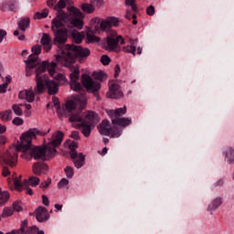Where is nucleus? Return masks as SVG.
<instances>
[{
    "instance_id": "8fccbe9b",
    "label": "nucleus",
    "mask_w": 234,
    "mask_h": 234,
    "mask_svg": "<svg viewBox=\"0 0 234 234\" xmlns=\"http://www.w3.org/2000/svg\"><path fill=\"white\" fill-rule=\"evenodd\" d=\"M42 204L44 206H49L48 197L45 195L42 196Z\"/></svg>"
},
{
    "instance_id": "9d476101",
    "label": "nucleus",
    "mask_w": 234,
    "mask_h": 234,
    "mask_svg": "<svg viewBox=\"0 0 234 234\" xmlns=\"http://www.w3.org/2000/svg\"><path fill=\"white\" fill-rule=\"evenodd\" d=\"M69 122L71 123L80 124L82 127L81 133L86 138H89V136H90V133L92 129L96 127V126H91L88 122H84L83 118L81 117V113L71 114L69 117Z\"/></svg>"
},
{
    "instance_id": "1a4fd4ad",
    "label": "nucleus",
    "mask_w": 234,
    "mask_h": 234,
    "mask_svg": "<svg viewBox=\"0 0 234 234\" xmlns=\"http://www.w3.org/2000/svg\"><path fill=\"white\" fill-rule=\"evenodd\" d=\"M68 147L69 149V156L74 161V165L77 169H81L83 167V164H85V155H83V153H80L78 154V152L76 151V148L78 147V142L72 141L68 144ZM76 158H79L76 160Z\"/></svg>"
},
{
    "instance_id": "bf43d9fd",
    "label": "nucleus",
    "mask_w": 234,
    "mask_h": 234,
    "mask_svg": "<svg viewBox=\"0 0 234 234\" xmlns=\"http://www.w3.org/2000/svg\"><path fill=\"white\" fill-rule=\"evenodd\" d=\"M6 132V127L3 124H0V134H3Z\"/></svg>"
},
{
    "instance_id": "5701e85b",
    "label": "nucleus",
    "mask_w": 234,
    "mask_h": 234,
    "mask_svg": "<svg viewBox=\"0 0 234 234\" xmlns=\"http://www.w3.org/2000/svg\"><path fill=\"white\" fill-rule=\"evenodd\" d=\"M224 156H225L226 162H228L229 165L234 164V150H233V148H227L224 151Z\"/></svg>"
},
{
    "instance_id": "680f3d73",
    "label": "nucleus",
    "mask_w": 234,
    "mask_h": 234,
    "mask_svg": "<svg viewBox=\"0 0 234 234\" xmlns=\"http://www.w3.org/2000/svg\"><path fill=\"white\" fill-rule=\"evenodd\" d=\"M24 107H25V109L27 110V111H30V109H32V105H30V104H24Z\"/></svg>"
},
{
    "instance_id": "13d9d810",
    "label": "nucleus",
    "mask_w": 234,
    "mask_h": 234,
    "mask_svg": "<svg viewBox=\"0 0 234 234\" xmlns=\"http://www.w3.org/2000/svg\"><path fill=\"white\" fill-rule=\"evenodd\" d=\"M55 211L58 212V211H61V209H63V205H59V204H56L55 205Z\"/></svg>"
},
{
    "instance_id": "cd10ccee",
    "label": "nucleus",
    "mask_w": 234,
    "mask_h": 234,
    "mask_svg": "<svg viewBox=\"0 0 234 234\" xmlns=\"http://www.w3.org/2000/svg\"><path fill=\"white\" fill-rule=\"evenodd\" d=\"M9 198L10 194L7 191L0 192V206H5Z\"/></svg>"
},
{
    "instance_id": "0eeeda50",
    "label": "nucleus",
    "mask_w": 234,
    "mask_h": 234,
    "mask_svg": "<svg viewBox=\"0 0 234 234\" xmlns=\"http://www.w3.org/2000/svg\"><path fill=\"white\" fill-rule=\"evenodd\" d=\"M82 85L85 87L88 92H92L95 94L97 98V101H100V95L98 94V90L101 89V84L100 82L94 80L88 74H82L81 76Z\"/></svg>"
},
{
    "instance_id": "09e8293b",
    "label": "nucleus",
    "mask_w": 234,
    "mask_h": 234,
    "mask_svg": "<svg viewBox=\"0 0 234 234\" xmlns=\"http://www.w3.org/2000/svg\"><path fill=\"white\" fill-rule=\"evenodd\" d=\"M13 211H16L17 213L21 211V206L19 205V203L13 204Z\"/></svg>"
},
{
    "instance_id": "2eb2a0df",
    "label": "nucleus",
    "mask_w": 234,
    "mask_h": 234,
    "mask_svg": "<svg viewBox=\"0 0 234 234\" xmlns=\"http://www.w3.org/2000/svg\"><path fill=\"white\" fill-rule=\"evenodd\" d=\"M100 122V116L94 112H88L84 118V122L90 124L91 127H96Z\"/></svg>"
},
{
    "instance_id": "393cba45",
    "label": "nucleus",
    "mask_w": 234,
    "mask_h": 234,
    "mask_svg": "<svg viewBox=\"0 0 234 234\" xmlns=\"http://www.w3.org/2000/svg\"><path fill=\"white\" fill-rule=\"evenodd\" d=\"M71 37L75 43H81L83 41V35L75 29L71 31Z\"/></svg>"
},
{
    "instance_id": "bb28decb",
    "label": "nucleus",
    "mask_w": 234,
    "mask_h": 234,
    "mask_svg": "<svg viewBox=\"0 0 234 234\" xmlns=\"http://www.w3.org/2000/svg\"><path fill=\"white\" fill-rule=\"evenodd\" d=\"M67 1L69 0H59L55 5L54 9L57 10V16L59 15V12H63V8L67 6Z\"/></svg>"
},
{
    "instance_id": "a878e982",
    "label": "nucleus",
    "mask_w": 234,
    "mask_h": 234,
    "mask_svg": "<svg viewBox=\"0 0 234 234\" xmlns=\"http://www.w3.org/2000/svg\"><path fill=\"white\" fill-rule=\"evenodd\" d=\"M39 182H40L39 177L31 176L27 181L26 180V185L31 186V187H37V186H39Z\"/></svg>"
},
{
    "instance_id": "ea45409f",
    "label": "nucleus",
    "mask_w": 234,
    "mask_h": 234,
    "mask_svg": "<svg viewBox=\"0 0 234 234\" xmlns=\"http://www.w3.org/2000/svg\"><path fill=\"white\" fill-rule=\"evenodd\" d=\"M65 173L67 178H72V176H74V168H72L71 166H67L65 168Z\"/></svg>"
},
{
    "instance_id": "3c124183",
    "label": "nucleus",
    "mask_w": 234,
    "mask_h": 234,
    "mask_svg": "<svg viewBox=\"0 0 234 234\" xmlns=\"http://www.w3.org/2000/svg\"><path fill=\"white\" fill-rule=\"evenodd\" d=\"M122 69H120V66L119 65H116L115 66V69H114V78H118V76H120V72H121Z\"/></svg>"
},
{
    "instance_id": "7ed1b4c3",
    "label": "nucleus",
    "mask_w": 234,
    "mask_h": 234,
    "mask_svg": "<svg viewBox=\"0 0 234 234\" xmlns=\"http://www.w3.org/2000/svg\"><path fill=\"white\" fill-rule=\"evenodd\" d=\"M53 103L58 114L60 116H69V114H72V111L78 105H80V109H83L87 105V97L84 94L78 95L74 100L66 101L61 108H59V101L57 98H53Z\"/></svg>"
},
{
    "instance_id": "5fc2aeb1",
    "label": "nucleus",
    "mask_w": 234,
    "mask_h": 234,
    "mask_svg": "<svg viewBox=\"0 0 234 234\" xmlns=\"http://www.w3.org/2000/svg\"><path fill=\"white\" fill-rule=\"evenodd\" d=\"M6 144V138L0 134V147H3Z\"/></svg>"
},
{
    "instance_id": "a211bd4d",
    "label": "nucleus",
    "mask_w": 234,
    "mask_h": 234,
    "mask_svg": "<svg viewBox=\"0 0 234 234\" xmlns=\"http://www.w3.org/2000/svg\"><path fill=\"white\" fill-rule=\"evenodd\" d=\"M33 173L37 176H39L40 175H47L48 173V165L47 164H39V163H35L33 165Z\"/></svg>"
},
{
    "instance_id": "de8ad7c7",
    "label": "nucleus",
    "mask_w": 234,
    "mask_h": 234,
    "mask_svg": "<svg viewBox=\"0 0 234 234\" xmlns=\"http://www.w3.org/2000/svg\"><path fill=\"white\" fill-rule=\"evenodd\" d=\"M5 37H6V31L5 29H0V43H3Z\"/></svg>"
},
{
    "instance_id": "6e6d98bb",
    "label": "nucleus",
    "mask_w": 234,
    "mask_h": 234,
    "mask_svg": "<svg viewBox=\"0 0 234 234\" xmlns=\"http://www.w3.org/2000/svg\"><path fill=\"white\" fill-rule=\"evenodd\" d=\"M24 189L26 190L27 195H30V196L34 195V191L32 190V188L28 186H26V187L24 186Z\"/></svg>"
},
{
    "instance_id": "6ab92c4d",
    "label": "nucleus",
    "mask_w": 234,
    "mask_h": 234,
    "mask_svg": "<svg viewBox=\"0 0 234 234\" xmlns=\"http://www.w3.org/2000/svg\"><path fill=\"white\" fill-rule=\"evenodd\" d=\"M40 43L45 52H50V50H52V38L50 37V35L44 33L40 39Z\"/></svg>"
},
{
    "instance_id": "7c9ffc66",
    "label": "nucleus",
    "mask_w": 234,
    "mask_h": 234,
    "mask_svg": "<svg viewBox=\"0 0 234 234\" xmlns=\"http://www.w3.org/2000/svg\"><path fill=\"white\" fill-rule=\"evenodd\" d=\"M53 78H54V80L58 81V83H60L61 85L67 83V81H68L67 77H65V75H63L62 73L57 72Z\"/></svg>"
},
{
    "instance_id": "4468645a",
    "label": "nucleus",
    "mask_w": 234,
    "mask_h": 234,
    "mask_svg": "<svg viewBox=\"0 0 234 234\" xmlns=\"http://www.w3.org/2000/svg\"><path fill=\"white\" fill-rule=\"evenodd\" d=\"M108 96L109 98H112V100H120V98H123V92L122 91L120 85L116 83L110 85Z\"/></svg>"
},
{
    "instance_id": "e2e57ef3",
    "label": "nucleus",
    "mask_w": 234,
    "mask_h": 234,
    "mask_svg": "<svg viewBox=\"0 0 234 234\" xmlns=\"http://www.w3.org/2000/svg\"><path fill=\"white\" fill-rule=\"evenodd\" d=\"M107 151H108L107 147H104V148L102 149L101 154L102 156H105V154L107 153Z\"/></svg>"
},
{
    "instance_id": "f257e3e1",
    "label": "nucleus",
    "mask_w": 234,
    "mask_h": 234,
    "mask_svg": "<svg viewBox=\"0 0 234 234\" xmlns=\"http://www.w3.org/2000/svg\"><path fill=\"white\" fill-rule=\"evenodd\" d=\"M90 56V48H83L81 46H76L74 44H68L62 47L57 54L54 55L55 60L51 62L48 60H43L38 64L36 69V81L35 91L37 94H43L45 89L48 90V94H56L59 89L58 83L54 80H48V76L43 75V72H48L49 76L53 78L58 72V63H60L63 67H68L71 74H69L70 82L69 87L71 90L80 92L81 90V83H80V68L74 66L76 58H79V61L81 63L85 58Z\"/></svg>"
},
{
    "instance_id": "423d86ee",
    "label": "nucleus",
    "mask_w": 234,
    "mask_h": 234,
    "mask_svg": "<svg viewBox=\"0 0 234 234\" xmlns=\"http://www.w3.org/2000/svg\"><path fill=\"white\" fill-rule=\"evenodd\" d=\"M99 133L103 136H111V138H120L123 130L116 126L111 127V122L102 121L99 126Z\"/></svg>"
},
{
    "instance_id": "b1692460",
    "label": "nucleus",
    "mask_w": 234,
    "mask_h": 234,
    "mask_svg": "<svg viewBox=\"0 0 234 234\" xmlns=\"http://www.w3.org/2000/svg\"><path fill=\"white\" fill-rule=\"evenodd\" d=\"M12 118H13L12 110H7L4 112H0V120H2V122H10Z\"/></svg>"
},
{
    "instance_id": "e433bc0d",
    "label": "nucleus",
    "mask_w": 234,
    "mask_h": 234,
    "mask_svg": "<svg viewBox=\"0 0 234 234\" xmlns=\"http://www.w3.org/2000/svg\"><path fill=\"white\" fill-rule=\"evenodd\" d=\"M48 16V12L47 10H45L42 13L37 12L34 15V19H45V17Z\"/></svg>"
},
{
    "instance_id": "49530a36",
    "label": "nucleus",
    "mask_w": 234,
    "mask_h": 234,
    "mask_svg": "<svg viewBox=\"0 0 234 234\" xmlns=\"http://www.w3.org/2000/svg\"><path fill=\"white\" fill-rule=\"evenodd\" d=\"M146 14L147 16H154V6L153 5L148 6L146 8Z\"/></svg>"
},
{
    "instance_id": "0e129e2a",
    "label": "nucleus",
    "mask_w": 234,
    "mask_h": 234,
    "mask_svg": "<svg viewBox=\"0 0 234 234\" xmlns=\"http://www.w3.org/2000/svg\"><path fill=\"white\" fill-rule=\"evenodd\" d=\"M125 17L126 19H131V12L127 11Z\"/></svg>"
},
{
    "instance_id": "58836bf2",
    "label": "nucleus",
    "mask_w": 234,
    "mask_h": 234,
    "mask_svg": "<svg viewBox=\"0 0 234 234\" xmlns=\"http://www.w3.org/2000/svg\"><path fill=\"white\" fill-rule=\"evenodd\" d=\"M108 19V23L110 24V27H118V25H120V20H118V18L112 16Z\"/></svg>"
},
{
    "instance_id": "a19ab883",
    "label": "nucleus",
    "mask_w": 234,
    "mask_h": 234,
    "mask_svg": "<svg viewBox=\"0 0 234 234\" xmlns=\"http://www.w3.org/2000/svg\"><path fill=\"white\" fill-rule=\"evenodd\" d=\"M13 125H16V127H19L25 123V121L20 117H16L12 121Z\"/></svg>"
},
{
    "instance_id": "f03ea898",
    "label": "nucleus",
    "mask_w": 234,
    "mask_h": 234,
    "mask_svg": "<svg viewBox=\"0 0 234 234\" xmlns=\"http://www.w3.org/2000/svg\"><path fill=\"white\" fill-rule=\"evenodd\" d=\"M67 28H83V13L74 6L68 7V13L59 11L52 20L51 30L54 32V42L62 45L67 42L69 30Z\"/></svg>"
},
{
    "instance_id": "79ce46f5",
    "label": "nucleus",
    "mask_w": 234,
    "mask_h": 234,
    "mask_svg": "<svg viewBox=\"0 0 234 234\" xmlns=\"http://www.w3.org/2000/svg\"><path fill=\"white\" fill-rule=\"evenodd\" d=\"M101 62L102 65L107 66L109 63H111V58H109L107 55H102L101 58Z\"/></svg>"
},
{
    "instance_id": "6e6552de",
    "label": "nucleus",
    "mask_w": 234,
    "mask_h": 234,
    "mask_svg": "<svg viewBox=\"0 0 234 234\" xmlns=\"http://www.w3.org/2000/svg\"><path fill=\"white\" fill-rule=\"evenodd\" d=\"M119 43L120 45H123V37L122 36H118V33H116L114 30L108 31L106 37V50H116Z\"/></svg>"
},
{
    "instance_id": "2f4dec72",
    "label": "nucleus",
    "mask_w": 234,
    "mask_h": 234,
    "mask_svg": "<svg viewBox=\"0 0 234 234\" xmlns=\"http://www.w3.org/2000/svg\"><path fill=\"white\" fill-rule=\"evenodd\" d=\"M92 76L95 80H98L99 81H103V80H107V74H105V72L103 71H95L93 72Z\"/></svg>"
},
{
    "instance_id": "c756f323",
    "label": "nucleus",
    "mask_w": 234,
    "mask_h": 234,
    "mask_svg": "<svg viewBox=\"0 0 234 234\" xmlns=\"http://www.w3.org/2000/svg\"><path fill=\"white\" fill-rule=\"evenodd\" d=\"M81 8L83 12H85L86 14H92V12H94L95 10L94 5L92 4H82Z\"/></svg>"
},
{
    "instance_id": "603ef678",
    "label": "nucleus",
    "mask_w": 234,
    "mask_h": 234,
    "mask_svg": "<svg viewBox=\"0 0 234 234\" xmlns=\"http://www.w3.org/2000/svg\"><path fill=\"white\" fill-rule=\"evenodd\" d=\"M70 137L73 138L74 140H80V133L72 132Z\"/></svg>"
},
{
    "instance_id": "72a5a7b5",
    "label": "nucleus",
    "mask_w": 234,
    "mask_h": 234,
    "mask_svg": "<svg viewBox=\"0 0 234 234\" xmlns=\"http://www.w3.org/2000/svg\"><path fill=\"white\" fill-rule=\"evenodd\" d=\"M23 104H14L12 110L15 112L16 116H23V110L21 109Z\"/></svg>"
},
{
    "instance_id": "4d7b16f0",
    "label": "nucleus",
    "mask_w": 234,
    "mask_h": 234,
    "mask_svg": "<svg viewBox=\"0 0 234 234\" xmlns=\"http://www.w3.org/2000/svg\"><path fill=\"white\" fill-rule=\"evenodd\" d=\"M2 175L3 176H8V175H10V170H8V167H4Z\"/></svg>"
},
{
    "instance_id": "c9c22d12",
    "label": "nucleus",
    "mask_w": 234,
    "mask_h": 234,
    "mask_svg": "<svg viewBox=\"0 0 234 234\" xmlns=\"http://www.w3.org/2000/svg\"><path fill=\"white\" fill-rule=\"evenodd\" d=\"M58 189H68L69 188V180L67 178H62L58 183Z\"/></svg>"
},
{
    "instance_id": "052dcab7",
    "label": "nucleus",
    "mask_w": 234,
    "mask_h": 234,
    "mask_svg": "<svg viewBox=\"0 0 234 234\" xmlns=\"http://www.w3.org/2000/svg\"><path fill=\"white\" fill-rule=\"evenodd\" d=\"M58 0H48L47 4L48 6H54V3H56Z\"/></svg>"
},
{
    "instance_id": "864d4df0",
    "label": "nucleus",
    "mask_w": 234,
    "mask_h": 234,
    "mask_svg": "<svg viewBox=\"0 0 234 234\" xmlns=\"http://www.w3.org/2000/svg\"><path fill=\"white\" fill-rule=\"evenodd\" d=\"M221 186H224V179H219L214 184L215 187H221Z\"/></svg>"
},
{
    "instance_id": "412c9836",
    "label": "nucleus",
    "mask_w": 234,
    "mask_h": 234,
    "mask_svg": "<svg viewBox=\"0 0 234 234\" xmlns=\"http://www.w3.org/2000/svg\"><path fill=\"white\" fill-rule=\"evenodd\" d=\"M18 30L25 32L30 27V17L23 16L17 21Z\"/></svg>"
},
{
    "instance_id": "69168bd1",
    "label": "nucleus",
    "mask_w": 234,
    "mask_h": 234,
    "mask_svg": "<svg viewBox=\"0 0 234 234\" xmlns=\"http://www.w3.org/2000/svg\"><path fill=\"white\" fill-rule=\"evenodd\" d=\"M142 50H143V48L139 47V48H137V54H138V55L142 54Z\"/></svg>"
},
{
    "instance_id": "473e14b6",
    "label": "nucleus",
    "mask_w": 234,
    "mask_h": 234,
    "mask_svg": "<svg viewBox=\"0 0 234 234\" xmlns=\"http://www.w3.org/2000/svg\"><path fill=\"white\" fill-rule=\"evenodd\" d=\"M123 52L127 54H133V56H136V46L128 45L123 48Z\"/></svg>"
},
{
    "instance_id": "f3484780",
    "label": "nucleus",
    "mask_w": 234,
    "mask_h": 234,
    "mask_svg": "<svg viewBox=\"0 0 234 234\" xmlns=\"http://www.w3.org/2000/svg\"><path fill=\"white\" fill-rule=\"evenodd\" d=\"M36 218L37 222H45L50 218V216L48 215V212L45 207H38L36 209Z\"/></svg>"
},
{
    "instance_id": "f8f14e48",
    "label": "nucleus",
    "mask_w": 234,
    "mask_h": 234,
    "mask_svg": "<svg viewBox=\"0 0 234 234\" xmlns=\"http://www.w3.org/2000/svg\"><path fill=\"white\" fill-rule=\"evenodd\" d=\"M61 142H63V133L60 131L55 132L51 138L49 139V142L46 146H48L49 151H54V156H56L58 150L56 149L58 147V145H61Z\"/></svg>"
},
{
    "instance_id": "4c0bfd02",
    "label": "nucleus",
    "mask_w": 234,
    "mask_h": 234,
    "mask_svg": "<svg viewBox=\"0 0 234 234\" xmlns=\"http://www.w3.org/2000/svg\"><path fill=\"white\" fill-rule=\"evenodd\" d=\"M14 213V210L10 207H5L3 212H2V217L3 218H6V217H12Z\"/></svg>"
},
{
    "instance_id": "c85d7f7f",
    "label": "nucleus",
    "mask_w": 234,
    "mask_h": 234,
    "mask_svg": "<svg viewBox=\"0 0 234 234\" xmlns=\"http://www.w3.org/2000/svg\"><path fill=\"white\" fill-rule=\"evenodd\" d=\"M45 234V231L39 230V228L37 226H33L30 229H28V226H27L25 234Z\"/></svg>"
},
{
    "instance_id": "c03bdc74",
    "label": "nucleus",
    "mask_w": 234,
    "mask_h": 234,
    "mask_svg": "<svg viewBox=\"0 0 234 234\" xmlns=\"http://www.w3.org/2000/svg\"><path fill=\"white\" fill-rule=\"evenodd\" d=\"M14 36H18L19 41H25V34L19 33V30H15L14 31Z\"/></svg>"
},
{
    "instance_id": "ddd939ff",
    "label": "nucleus",
    "mask_w": 234,
    "mask_h": 234,
    "mask_svg": "<svg viewBox=\"0 0 234 234\" xmlns=\"http://www.w3.org/2000/svg\"><path fill=\"white\" fill-rule=\"evenodd\" d=\"M34 90H36V88L34 89ZM34 90H32V89L21 90L18 93L19 100H26V101H27V103L34 102V100L36 98V94H40V93H37L36 91L34 92Z\"/></svg>"
},
{
    "instance_id": "39448f33",
    "label": "nucleus",
    "mask_w": 234,
    "mask_h": 234,
    "mask_svg": "<svg viewBox=\"0 0 234 234\" xmlns=\"http://www.w3.org/2000/svg\"><path fill=\"white\" fill-rule=\"evenodd\" d=\"M106 113L108 114L109 118L112 120V123L113 125H119V127H127L133 123L131 118L122 117L125 112H127V108H117L115 111L113 110H105Z\"/></svg>"
},
{
    "instance_id": "4be33fe9",
    "label": "nucleus",
    "mask_w": 234,
    "mask_h": 234,
    "mask_svg": "<svg viewBox=\"0 0 234 234\" xmlns=\"http://www.w3.org/2000/svg\"><path fill=\"white\" fill-rule=\"evenodd\" d=\"M222 206V198L221 197H216L212 202L208 205V211L210 214H213V211H217L218 207Z\"/></svg>"
},
{
    "instance_id": "aec40b11",
    "label": "nucleus",
    "mask_w": 234,
    "mask_h": 234,
    "mask_svg": "<svg viewBox=\"0 0 234 234\" xmlns=\"http://www.w3.org/2000/svg\"><path fill=\"white\" fill-rule=\"evenodd\" d=\"M8 186L10 189H16V191H23L25 189V186H27V182H21V180L17 177L14 179V185H12V182L10 179H8Z\"/></svg>"
},
{
    "instance_id": "37998d69",
    "label": "nucleus",
    "mask_w": 234,
    "mask_h": 234,
    "mask_svg": "<svg viewBox=\"0 0 234 234\" xmlns=\"http://www.w3.org/2000/svg\"><path fill=\"white\" fill-rule=\"evenodd\" d=\"M52 184V179L48 178L46 181L42 182L40 184L41 189H45V187H48Z\"/></svg>"
},
{
    "instance_id": "f704fd0d",
    "label": "nucleus",
    "mask_w": 234,
    "mask_h": 234,
    "mask_svg": "<svg viewBox=\"0 0 234 234\" xmlns=\"http://www.w3.org/2000/svg\"><path fill=\"white\" fill-rule=\"evenodd\" d=\"M126 6H131L133 12L138 11V5H136V0H125Z\"/></svg>"
},
{
    "instance_id": "a18cd8bd",
    "label": "nucleus",
    "mask_w": 234,
    "mask_h": 234,
    "mask_svg": "<svg viewBox=\"0 0 234 234\" xmlns=\"http://www.w3.org/2000/svg\"><path fill=\"white\" fill-rule=\"evenodd\" d=\"M6 89H8V82H5L0 85V94H5L6 92Z\"/></svg>"
},
{
    "instance_id": "338daca9",
    "label": "nucleus",
    "mask_w": 234,
    "mask_h": 234,
    "mask_svg": "<svg viewBox=\"0 0 234 234\" xmlns=\"http://www.w3.org/2000/svg\"><path fill=\"white\" fill-rule=\"evenodd\" d=\"M103 142H104V144H109V138H104Z\"/></svg>"
},
{
    "instance_id": "9b49d317",
    "label": "nucleus",
    "mask_w": 234,
    "mask_h": 234,
    "mask_svg": "<svg viewBox=\"0 0 234 234\" xmlns=\"http://www.w3.org/2000/svg\"><path fill=\"white\" fill-rule=\"evenodd\" d=\"M32 54L29 55L28 58L25 60L27 69H34L37 67L39 59V54H41V46L35 45L31 48Z\"/></svg>"
},
{
    "instance_id": "20e7f679",
    "label": "nucleus",
    "mask_w": 234,
    "mask_h": 234,
    "mask_svg": "<svg viewBox=\"0 0 234 234\" xmlns=\"http://www.w3.org/2000/svg\"><path fill=\"white\" fill-rule=\"evenodd\" d=\"M111 30V25L109 24V20L100 21V18H93L91 20V27L87 31V38L90 42L98 43L100 41V37H96L94 34H101V32H109Z\"/></svg>"
},
{
    "instance_id": "dca6fc26",
    "label": "nucleus",
    "mask_w": 234,
    "mask_h": 234,
    "mask_svg": "<svg viewBox=\"0 0 234 234\" xmlns=\"http://www.w3.org/2000/svg\"><path fill=\"white\" fill-rule=\"evenodd\" d=\"M1 10H10L16 12L19 10V0H9L2 3Z\"/></svg>"
},
{
    "instance_id": "774afa93",
    "label": "nucleus",
    "mask_w": 234,
    "mask_h": 234,
    "mask_svg": "<svg viewBox=\"0 0 234 234\" xmlns=\"http://www.w3.org/2000/svg\"><path fill=\"white\" fill-rule=\"evenodd\" d=\"M6 81L7 83H10V81H12V79L10 77H6Z\"/></svg>"
}]
</instances>
